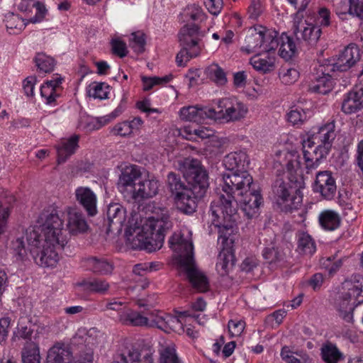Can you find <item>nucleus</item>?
<instances>
[{"instance_id": "f257e3e1", "label": "nucleus", "mask_w": 363, "mask_h": 363, "mask_svg": "<svg viewBox=\"0 0 363 363\" xmlns=\"http://www.w3.org/2000/svg\"><path fill=\"white\" fill-rule=\"evenodd\" d=\"M225 182V186H222L225 195L222 194L217 202L213 201L209 210L212 224L218 228L219 240L223 243L227 242L228 235H231L234 232L238 218V206L250 218L257 213L263 201L259 187L249 173L227 177Z\"/></svg>"}, {"instance_id": "f03ea898", "label": "nucleus", "mask_w": 363, "mask_h": 363, "mask_svg": "<svg viewBox=\"0 0 363 363\" xmlns=\"http://www.w3.org/2000/svg\"><path fill=\"white\" fill-rule=\"evenodd\" d=\"M39 225L26 232L30 253L35 262L43 267H55L60 260L57 249L64 248L67 238L63 232V220L56 209L44 210L40 215Z\"/></svg>"}, {"instance_id": "7ed1b4c3", "label": "nucleus", "mask_w": 363, "mask_h": 363, "mask_svg": "<svg viewBox=\"0 0 363 363\" xmlns=\"http://www.w3.org/2000/svg\"><path fill=\"white\" fill-rule=\"evenodd\" d=\"M169 243L170 247L177 245L180 251L179 263L193 288L199 292H206L209 289L207 277L196 266L194 259V246L190 240L172 237Z\"/></svg>"}, {"instance_id": "20e7f679", "label": "nucleus", "mask_w": 363, "mask_h": 363, "mask_svg": "<svg viewBox=\"0 0 363 363\" xmlns=\"http://www.w3.org/2000/svg\"><path fill=\"white\" fill-rule=\"evenodd\" d=\"M303 182L294 180V177H279L272 186V196L275 202L286 212L297 209L302 202Z\"/></svg>"}, {"instance_id": "39448f33", "label": "nucleus", "mask_w": 363, "mask_h": 363, "mask_svg": "<svg viewBox=\"0 0 363 363\" xmlns=\"http://www.w3.org/2000/svg\"><path fill=\"white\" fill-rule=\"evenodd\" d=\"M203 36L204 33L194 23L184 25L180 29L178 38L182 48L176 57L178 66H185L190 59L200 55L201 46L199 43Z\"/></svg>"}, {"instance_id": "423d86ee", "label": "nucleus", "mask_w": 363, "mask_h": 363, "mask_svg": "<svg viewBox=\"0 0 363 363\" xmlns=\"http://www.w3.org/2000/svg\"><path fill=\"white\" fill-rule=\"evenodd\" d=\"M180 171L186 179L189 189L196 196H204L209 186L208 174L201 162L194 158H185Z\"/></svg>"}, {"instance_id": "0eeeda50", "label": "nucleus", "mask_w": 363, "mask_h": 363, "mask_svg": "<svg viewBox=\"0 0 363 363\" xmlns=\"http://www.w3.org/2000/svg\"><path fill=\"white\" fill-rule=\"evenodd\" d=\"M362 282L357 281H346L344 284V288L347 291L343 292L335 298L334 306L339 315L347 323H352L353 314L352 311L354 308L359 303L363 302L359 300L362 293Z\"/></svg>"}, {"instance_id": "6e6552de", "label": "nucleus", "mask_w": 363, "mask_h": 363, "mask_svg": "<svg viewBox=\"0 0 363 363\" xmlns=\"http://www.w3.org/2000/svg\"><path fill=\"white\" fill-rule=\"evenodd\" d=\"M37 326L26 316L19 318L17 326V334L19 337L28 340L21 352L23 363H40L39 347L35 340L37 337Z\"/></svg>"}, {"instance_id": "1a4fd4ad", "label": "nucleus", "mask_w": 363, "mask_h": 363, "mask_svg": "<svg viewBox=\"0 0 363 363\" xmlns=\"http://www.w3.org/2000/svg\"><path fill=\"white\" fill-rule=\"evenodd\" d=\"M172 226L167 217L161 219L150 217L143 226V230L146 234L145 248L148 252H153L162 247L164 233Z\"/></svg>"}, {"instance_id": "9d476101", "label": "nucleus", "mask_w": 363, "mask_h": 363, "mask_svg": "<svg viewBox=\"0 0 363 363\" xmlns=\"http://www.w3.org/2000/svg\"><path fill=\"white\" fill-rule=\"evenodd\" d=\"M294 34L299 45L308 49L314 48L322 34L321 28L303 18H294Z\"/></svg>"}, {"instance_id": "9b49d317", "label": "nucleus", "mask_w": 363, "mask_h": 363, "mask_svg": "<svg viewBox=\"0 0 363 363\" xmlns=\"http://www.w3.org/2000/svg\"><path fill=\"white\" fill-rule=\"evenodd\" d=\"M218 111L213 119H223L226 121H236L244 118L247 113V106L235 98H225L218 101Z\"/></svg>"}, {"instance_id": "f8f14e48", "label": "nucleus", "mask_w": 363, "mask_h": 363, "mask_svg": "<svg viewBox=\"0 0 363 363\" xmlns=\"http://www.w3.org/2000/svg\"><path fill=\"white\" fill-rule=\"evenodd\" d=\"M335 128L334 121L328 123L320 127L317 133L303 142V148H311L315 143V140H317L318 142H320V144H319L315 149L322 152L321 155H328L331 147L332 142L336 137Z\"/></svg>"}, {"instance_id": "ddd939ff", "label": "nucleus", "mask_w": 363, "mask_h": 363, "mask_svg": "<svg viewBox=\"0 0 363 363\" xmlns=\"http://www.w3.org/2000/svg\"><path fill=\"white\" fill-rule=\"evenodd\" d=\"M47 360L49 363H91L93 352L89 349L83 357L74 360L68 346L57 343L48 350Z\"/></svg>"}, {"instance_id": "4468645a", "label": "nucleus", "mask_w": 363, "mask_h": 363, "mask_svg": "<svg viewBox=\"0 0 363 363\" xmlns=\"http://www.w3.org/2000/svg\"><path fill=\"white\" fill-rule=\"evenodd\" d=\"M223 163L228 172L222 175V186H225V178L227 177L237 176L244 172L249 173L247 168L250 164V160L247 155L244 151L229 153L224 157Z\"/></svg>"}, {"instance_id": "2eb2a0df", "label": "nucleus", "mask_w": 363, "mask_h": 363, "mask_svg": "<svg viewBox=\"0 0 363 363\" xmlns=\"http://www.w3.org/2000/svg\"><path fill=\"white\" fill-rule=\"evenodd\" d=\"M140 177L141 172L136 165L126 166L123 169L117 182V188L124 197L130 199L137 186L136 181Z\"/></svg>"}, {"instance_id": "dca6fc26", "label": "nucleus", "mask_w": 363, "mask_h": 363, "mask_svg": "<svg viewBox=\"0 0 363 363\" xmlns=\"http://www.w3.org/2000/svg\"><path fill=\"white\" fill-rule=\"evenodd\" d=\"M360 59V51L354 44L346 47L338 55L334 63H326L328 69L346 72L353 67Z\"/></svg>"}, {"instance_id": "f3484780", "label": "nucleus", "mask_w": 363, "mask_h": 363, "mask_svg": "<svg viewBox=\"0 0 363 363\" xmlns=\"http://www.w3.org/2000/svg\"><path fill=\"white\" fill-rule=\"evenodd\" d=\"M313 189L314 192L319 193L323 199L326 200L333 199L337 191V186L331 172H318L316 174Z\"/></svg>"}, {"instance_id": "a211bd4d", "label": "nucleus", "mask_w": 363, "mask_h": 363, "mask_svg": "<svg viewBox=\"0 0 363 363\" xmlns=\"http://www.w3.org/2000/svg\"><path fill=\"white\" fill-rule=\"evenodd\" d=\"M126 220V209L118 203H113L108 206L106 218L104 219V225H106V233L122 230L123 223Z\"/></svg>"}, {"instance_id": "6ab92c4d", "label": "nucleus", "mask_w": 363, "mask_h": 363, "mask_svg": "<svg viewBox=\"0 0 363 363\" xmlns=\"http://www.w3.org/2000/svg\"><path fill=\"white\" fill-rule=\"evenodd\" d=\"M315 73H314L313 79L315 82L310 85V90L321 94L329 93L333 86L331 72L335 71L328 69V65L326 63L319 65L318 67L315 68Z\"/></svg>"}, {"instance_id": "aec40b11", "label": "nucleus", "mask_w": 363, "mask_h": 363, "mask_svg": "<svg viewBox=\"0 0 363 363\" xmlns=\"http://www.w3.org/2000/svg\"><path fill=\"white\" fill-rule=\"evenodd\" d=\"M179 116L183 121L196 123H201L207 118L213 119L217 116L214 108L198 105L183 107L179 111Z\"/></svg>"}, {"instance_id": "412c9836", "label": "nucleus", "mask_w": 363, "mask_h": 363, "mask_svg": "<svg viewBox=\"0 0 363 363\" xmlns=\"http://www.w3.org/2000/svg\"><path fill=\"white\" fill-rule=\"evenodd\" d=\"M196 196L191 194V191H190L189 189L174 196V200L177 210L184 215H192L196 211L199 199L203 197Z\"/></svg>"}, {"instance_id": "4be33fe9", "label": "nucleus", "mask_w": 363, "mask_h": 363, "mask_svg": "<svg viewBox=\"0 0 363 363\" xmlns=\"http://www.w3.org/2000/svg\"><path fill=\"white\" fill-rule=\"evenodd\" d=\"M75 197L88 216H94L96 214V196L91 189L84 186L78 187L75 190Z\"/></svg>"}, {"instance_id": "5701e85b", "label": "nucleus", "mask_w": 363, "mask_h": 363, "mask_svg": "<svg viewBox=\"0 0 363 363\" xmlns=\"http://www.w3.org/2000/svg\"><path fill=\"white\" fill-rule=\"evenodd\" d=\"M159 187V181L155 179L139 182L130 199L139 202L143 199L152 198L158 194Z\"/></svg>"}, {"instance_id": "b1692460", "label": "nucleus", "mask_w": 363, "mask_h": 363, "mask_svg": "<svg viewBox=\"0 0 363 363\" xmlns=\"http://www.w3.org/2000/svg\"><path fill=\"white\" fill-rule=\"evenodd\" d=\"M363 108V90L355 88L345 96L342 103V111L346 114L355 113Z\"/></svg>"}, {"instance_id": "393cba45", "label": "nucleus", "mask_w": 363, "mask_h": 363, "mask_svg": "<svg viewBox=\"0 0 363 363\" xmlns=\"http://www.w3.org/2000/svg\"><path fill=\"white\" fill-rule=\"evenodd\" d=\"M67 229L72 234L84 233L88 229V224L84 214L77 208H69L67 211Z\"/></svg>"}, {"instance_id": "a878e982", "label": "nucleus", "mask_w": 363, "mask_h": 363, "mask_svg": "<svg viewBox=\"0 0 363 363\" xmlns=\"http://www.w3.org/2000/svg\"><path fill=\"white\" fill-rule=\"evenodd\" d=\"M265 38L270 39L272 35L270 33L265 34ZM264 39V34H262L260 26L258 28H255L250 30V33L246 36L245 42L246 46L242 47L241 50L247 53L258 52L262 50L261 44H262Z\"/></svg>"}, {"instance_id": "bb28decb", "label": "nucleus", "mask_w": 363, "mask_h": 363, "mask_svg": "<svg viewBox=\"0 0 363 363\" xmlns=\"http://www.w3.org/2000/svg\"><path fill=\"white\" fill-rule=\"evenodd\" d=\"M111 363H153L151 353H147L143 359H140V353L138 349H127L116 355Z\"/></svg>"}, {"instance_id": "cd10ccee", "label": "nucleus", "mask_w": 363, "mask_h": 363, "mask_svg": "<svg viewBox=\"0 0 363 363\" xmlns=\"http://www.w3.org/2000/svg\"><path fill=\"white\" fill-rule=\"evenodd\" d=\"M84 266L99 274H109L113 269V264L104 257H88L83 259Z\"/></svg>"}, {"instance_id": "c85d7f7f", "label": "nucleus", "mask_w": 363, "mask_h": 363, "mask_svg": "<svg viewBox=\"0 0 363 363\" xmlns=\"http://www.w3.org/2000/svg\"><path fill=\"white\" fill-rule=\"evenodd\" d=\"M79 136L72 135L68 140L61 141L57 146V162L64 163L79 147Z\"/></svg>"}, {"instance_id": "c756f323", "label": "nucleus", "mask_w": 363, "mask_h": 363, "mask_svg": "<svg viewBox=\"0 0 363 363\" xmlns=\"http://www.w3.org/2000/svg\"><path fill=\"white\" fill-rule=\"evenodd\" d=\"M16 5L18 9L22 12H30L32 9L35 8V15L29 20V22L33 23L40 22L47 12L45 6L35 0H18Z\"/></svg>"}, {"instance_id": "7c9ffc66", "label": "nucleus", "mask_w": 363, "mask_h": 363, "mask_svg": "<svg viewBox=\"0 0 363 363\" xmlns=\"http://www.w3.org/2000/svg\"><path fill=\"white\" fill-rule=\"evenodd\" d=\"M118 321L125 325L145 326L149 325V319L140 313L124 307L119 313Z\"/></svg>"}, {"instance_id": "2f4dec72", "label": "nucleus", "mask_w": 363, "mask_h": 363, "mask_svg": "<svg viewBox=\"0 0 363 363\" xmlns=\"http://www.w3.org/2000/svg\"><path fill=\"white\" fill-rule=\"evenodd\" d=\"M320 226L326 230H335L340 225L339 214L333 210L323 211L318 216Z\"/></svg>"}, {"instance_id": "473e14b6", "label": "nucleus", "mask_w": 363, "mask_h": 363, "mask_svg": "<svg viewBox=\"0 0 363 363\" xmlns=\"http://www.w3.org/2000/svg\"><path fill=\"white\" fill-rule=\"evenodd\" d=\"M320 355L325 363H338L344 359L343 354L335 344L330 342H327L322 345Z\"/></svg>"}, {"instance_id": "72a5a7b5", "label": "nucleus", "mask_w": 363, "mask_h": 363, "mask_svg": "<svg viewBox=\"0 0 363 363\" xmlns=\"http://www.w3.org/2000/svg\"><path fill=\"white\" fill-rule=\"evenodd\" d=\"M62 82L61 77H56L54 79L47 81L45 84L40 87V94L42 97L46 99L48 104H53L55 102L56 98L59 94L56 93V89Z\"/></svg>"}, {"instance_id": "f704fd0d", "label": "nucleus", "mask_w": 363, "mask_h": 363, "mask_svg": "<svg viewBox=\"0 0 363 363\" xmlns=\"http://www.w3.org/2000/svg\"><path fill=\"white\" fill-rule=\"evenodd\" d=\"M279 40V55L281 57L289 60L296 53V45L293 38L285 33H282Z\"/></svg>"}, {"instance_id": "c9c22d12", "label": "nucleus", "mask_w": 363, "mask_h": 363, "mask_svg": "<svg viewBox=\"0 0 363 363\" xmlns=\"http://www.w3.org/2000/svg\"><path fill=\"white\" fill-rule=\"evenodd\" d=\"M167 186L174 196L181 194L189 189L188 185L186 186L182 182L180 175L173 172H169L167 176Z\"/></svg>"}, {"instance_id": "e433bc0d", "label": "nucleus", "mask_w": 363, "mask_h": 363, "mask_svg": "<svg viewBox=\"0 0 363 363\" xmlns=\"http://www.w3.org/2000/svg\"><path fill=\"white\" fill-rule=\"evenodd\" d=\"M263 257L269 264L279 265L284 263L286 253L281 247L272 246L264 248Z\"/></svg>"}, {"instance_id": "4c0bfd02", "label": "nucleus", "mask_w": 363, "mask_h": 363, "mask_svg": "<svg viewBox=\"0 0 363 363\" xmlns=\"http://www.w3.org/2000/svg\"><path fill=\"white\" fill-rule=\"evenodd\" d=\"M297 250L300 254L312 255L316 251V245L312 237L306 233L298 234Z\"/></svg>"}, {"instance_id": "58836bf2", "label": "nucleus", "mask_w": 363, "mask_h": 363, "mask_svg": "<svg viewBox=\"0 0 363 363\" xmlns=\"http://www.w3.org/2000/svg\"><path fill=\"white\" fill-rule=\"evenodd\" d=\"M206 77L218 86L224 85L227 82V77L224 70L216 63H213L205 69Z\"/></svg>"}, {"instance_id": "ea45409f", "label": "nucleus", "mask_w": 363, "mask_h": 363, "mask_svg": "<svg viewBox=\"0 0 363 363\" xmlns=\"http://www.w3.org/2000/svg\"><path fill=\"white\" fill-rule=\"evenodd\" d=\"M262 34H267L270 33V35L272 38L270 39H267L264 38V40H263L262 44H261L262 50L259 51L260 52H269L271 51H274L278 46L279 45V40L278 38L279 33L276 30H272L269 29H267L262 26H260Z\"/></svg>"}, {"instance_id": "a19ab883", "label": "nucleus", "mask_w": 363, "mask_h": 363, "mask_svg": "<svg viewBox=\"0 0 363 363\" xmlns=\"http://www.w3.org/2000/svg\"><path fill=\"white\" fill-rule=\"evenodd\" d=\"M260 54L255 55L250 59V64L259 72L266 73L274 69V58L268 57L267 59L260 57Z\"/></svg>"}, {"instance_id": "79ce46f5", "label": "nucleus", "mask_w": 363, "mask_h": 363, "mask_svg": "<svg viewBox=\"0 0 363 363\" xmlns=\"http://www.w3.org/2000/svg\"><path fill=\"white\" fill-rule=\"evenodd\" d=\"M6 26L9 33L18 34L26 27V23L18 15L11 13L6 16Z\"/></svg>"}, {"instance_id": "37998d69", "label": "nucleus", "mask_w": 363, "mask_h": 363, "mask_svg": "<svg viewBox=\"0 0 363 363\" xmlns=\"http://www.w3.org/2000/svg\"><path fill=\"white\" fill-rule=\"evenodd\" d=\"M79 286L84 287V290L104 294L108 291L109 284L105 280L101 279H95L91 281H83Z\"/></svg>"}, {"instance_id": "c03bdc74", "label": "nucleus", "mask_w": 363, "mask_h": 363, "mask_svg": "<svg viewBox=\"0 0 363 363\" xmlns=\"http://www.w3.org/2000/svg\"><path fill=\"white\" fill-rule=\"evenodd\" d=\"M303 157L306 161V168L307 169V173H309L310 171L316 169L319 164L320 160L325 157L327 155H321V152L318 151L315 148L313 151V154L314 156L311 157V152L303 148Z\"/></svg>"}, {"instance_id": "a18cd8bd", "label": "nucleus", "mask_w": 363, "mask_h": 363, "mask_svg": "<svg viewBox=\"0 0 363 363\" xmlns=\"http://www.w3.org/2000/svg\"><path fill=\"white\" fill-rule=\"evenodd\" d=\"M34 62L37 67L45 73L52 72L55 67L54 59L43 52L36 55Z\"/></svg>"}, {"instance_id": "49530a36", "label": "nucleus", "mask_w": 363, "mask_h": 363, "mask_svg": "<svg viewBox=\"0 0 363 363\" xmlns=\"http://www.w3.org/2000/svg\"><path fill=\"white\" fill-rule=\"evenodd\" d=\"M89 91V96L95 99H106L108 98L111 86L105 82H94Z\"/></svg>"}, {"instance_id": "de8ad7c7", "label": "nucleus", "mask_w": 363, "mask_h": 363, "mask_svg": "<svg viewBox=\"0 0 363 363\" xmlns=\"http://www.w3.org/2000/svg\"><path fill=\"white\" fill-rule=\"evenodd\" d=\"M160 363H180L174 347L167 346L160 351Z\"/></svg>"}, {"instance_id": "09e8293b", "label": "nucleus", "mask_w": 363, "mask_h": 363, "mask_svg": "<svg viewBox=\"0 0 363 363\" xmlns=\"http://www.w3.org/2000/svg\"><path fill=\"white\" fill-rule=\"evenodd\" d=\"M172 79V75H166L162 77H143L142 81L143 83V89L145 91H148L152 88L153 86L157 84H165L169 82Z\"/></svg>"}, {"instance_id": "8fccbe9b", "label": "nucleus", "mask_w": 363, "mask_h": 363, "mask_svg": "<svg viewBox=\"0 0 363 363\" xmlns=\"http://www.w3.org/2000/svg\"><path fill=\"white\" fill-rule=\"evenodd\" d=\"M24 236L17 238L11 242V248L17 259L23 260L27 255V250L25 247Z\"/></svg>"}, {"instance_id": "3c124183", "label": "nucleus", "mask_w": 363, "mask_h": 363, "mask_svg": "<svg viewBox=\"0 0 363 363\" xmlns=\"http://www.w3.org/2000/svg\"><path fill=\"white\" fill-rule=\"evenodd\" d=\"M131 35L133 38L130 43V46L132 47L135 52L139 53L143 52L145 50L146 43L145 34L138 31L133 33Z\"/></svg>"}, {"instance_id": "603ef678", "label": "nucleus", "mask_w": 363, "mask_h": 363, "mask_svg": "<svg viewBox=\"0 0 363 363\" xmlns=\"http://www.w3.org/2000/svg\"><path fill=\"white\" fill-rule=\"evenodd\" d=\"M230 235H228V242L225 243H223L222 240H219V238H218V243H221V245L223 246V252L220 253L218 256L219 261L216 264V268L218 271L223 270V272H226L228 261L227 260V254L225 252V248L226 247H228L230 244L233 242V239L230 238Z\"/></svg>"}, {"instance_id": "864d4df0", "label": "nucleus", "mask_w": 363, "mask_h": 363, "mask_svg": "<svg viewBox=\"0 0 363 363\" xmlns=\"http://www.w3.org/2000/svg\"><path fill=\"white\" fill-rule=\"evenodd\" d=\"M15 201L14 196L4 189L0 190V208H6L7 213L10 214V207L13 202Z\"/></svg>"}, {"instance_id": "5fc2aeb1", "label": "nucleus", "mask_w": 363, "mask_h": 363, "mask_svg": "<svg viewBox=\"0 0 363 363\" xmlns=\"http://www.w3.org/2000/svg\"><path fill=\"white\" fill-rule=\"evenodd\" d=\"M228 326L232 337L239 336L245 328V322L243 320H230L228 322Z\"/></svg>"}, {"instance_id": "6e6d98bb", "label": "nucleus", "mask_w": 363, "mask_h": 363, "mask_svg": "<svg viewBox=\"0 0 363 363\" xmlns=\"http://www.w3.org/2000/svg\"><path fill=\"white\" fill-rule=\"evenodd\" d=\"M349 3L348 13L363 20V0H349Z\"/></svg>"}, {"instance_id": "4d7b16f0", "label": "nucleus", "mask_w": 363, "mask_h": 363, "mask_svg": "<svg viewBox=\"0 0 363 363\" xmlns=\"http://www.w3.org/2000/svg\"><path fill=\"white\" fill-rule=\"evenodd\" d=\"M288 1L297 9L296 13L294 15V18H303V12L308 6L311 0H288Z\"/></svg>"}, {"instance_id": "13d9d810", "label": "nucleus", "mask_w": 363, "mask_h": 363, "mask_svg": "<svg viewBox=\"0 0 363 363\" xmlns=\"http://www.w3.org/2000/svg\"><path fill=\"white\" fill-rule=\"evenodd\" d=\"M111 45L113 54L120 57H123L127 55L128 50L125 42L120 40H113L111 41Z\"/></svg>"}, {"instance_id": "bf43d9fd", "label": "nucleus", "mask_w": 363, "mask_h": 363, "mask_svg": "<svg viewBox=\"0 0 363 363\" xmlns=\"http://www.w3.org/2000/svg\"><path fill=\"white\" fill-rule=\"evenodd\" d=\"M287 116L289 121L294 125L303 122L306 118V113L298 108L291 110Z\"/></svg>"}, {"instance_id": "052dcab7", "label": "nucleus", "mask_w": 363, "mask_h": 363, "mask_svg": "<svg viewBox=\"0 0 363 363\" xmlns=\"http://www.w3.org/2000/svg\"><path fill=\"white\" fill-rule=\"evenodd\" d=\"M298 76L299 73L296 69L288 68L286 71L283 69L281 79L285 84H292L298 79Z\"/></svg>"}, {"instance_id": "680f3d73", "label": "nucleus", "mask_w": 363, "mask_h": 363, "mask_svg": "<svg viewBox=\"0 0 363 363\" xmlns=\"http://www.w3.org/2000/svg\"><path fill=\"white\" fill-rule=\"evenodd\" d=\"M204 4L208 11L217 16L223 8V0H204Z\"/></svg>"}, {"instance_id": "e2e57ef3", "label": "nucleus", "mask_w": 363, "mask_h": 363, "mask_svg": "<svg viewBox=\"0 0 363 363\" xmlns=\"http://www.w3.org/2000/svg\"><path fill=\"white\" fill-rule=\"evenodd\" d=\"M131 125H129V122L125 121L117 124L113 129L114 135L121 136H127L132 133Z\"/></svg>"}, {"instance_id": "0e129e2a", "label": "nucleus", "mask_w": 363, "mask_h": 363, "mask_svg": "<svg viewBox=\"0 0 363 363\" xmlns=\"http://www.w3.org/2000/svg\"><path fill=\"white\" fill-rule=\"evenodd\" d=\"M262 12L260 0H252L251 4L248 9V13L250 18L256 19Z\"/></svg>"}, {"instance_id": "69168bd1", "label": "nucleus", "mask_w": 363, "mask_h": 363, "mask_svg": "<svg viewBox=\"0 0 363 363\" xmlns=\"http://www.w3.org/2000/svg\"><path fill=\"white\" fill-rule=\"evenodd\" d=\"M11 325V318L4 317L0 319V342L6 340L9 335V329Z\"/></svg>"}, {"instance_id": "338daca9", "label": "nucleus", "mask_w": 363, "mask_h": 363, "mask_svg": "<svg viewBox=\"0 0 363 363\" xmlns=\"http://www.w3.org/2000/svg\"><path fill=\"white\" fill-rule=\"evenodd\" d=\"M37 79L35 76L28 77L23 83V90L28 96H33L34 86Z\"/></svg>"}, {"instance_id": "774afa93", "label": "nucleus", "mask_w": 363, "mask_h": 363, "mask_svg": "<svg viewBox=\"0 0 363 363\" xmlns=\"http://www.w3.org/2000/svg\"><path fill=\"white\" fill-rule=\"evenodd\" d=\"M166 324L167 333H170L171 331H176L182 328V323L177 318L167 314Z\"/></svg>"}]
</instances>
